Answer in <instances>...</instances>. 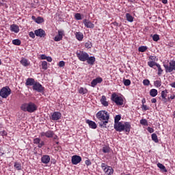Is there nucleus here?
Instances as JSON below:
<instances>
[{
    "mask_svg": "<svg viewBox=\"0 0 175 175\" xmlns=\"http://www.w3.org/2000/svg\"><path fill=\"white\" fill-rule=\"evenodd\" d=\"M41 161L42 163L47 165V163H50V156L49 155H43L41 158Z\"/></svg>",
    "mask_w": 175,
    "mask_h": 175,
    "instance_id": "21",
    "label": "nucleus"
},
{
    "mask_svg": "<svg viewBox=\"0 0 175 175\" xmlns=\"http://www.w3.org/2000/svg\"><path fill=\"white\" fill-rule=\"evenodd\" d=\"M75 18H76V20H82L83 19V18H81V14H80V13L75 14Z\"/></svg>",
    "mask_w": 175,
    "mask_h": 175,
    "instance_id": "38",
    "label": "nucleus"
},
{
    "mask_svg": "<svg viewBox=\"0 0 175 175\" xmlns=\"http://www.w3.org/2000/svg\"><path fill=\"white\" fill-rule=\"evenodd\" d=\"M52 137H53L54 140H57V139H58V136L57 135H53Z\"/></svg>",
    "mask_w": 175,
    "mask_h": 175,
    "instance_id": "58",
    "label": "nucleus"
},
{
    "mask_svg": "<svg viewBox=\"0 0 175 175\" xmlns=\"http://www.w3.org/2000/svg\"><path fill=\"white\" fill-rule=\"evenodd\" d=\"M41 137H44L45 136L46 137L50 138L53 137L54 136V131H48L46 132H42L40 133Z\"/></svg>",
    "mask_w": 175,
    "mask_h": 175,
    "instance_id": "14",
    "label": "nucleus"
},
{
    "mask_svg": "<svg viewBox=\"0 0 175 175\" xmlns=\"http://www.w3.org/2000/svg\"><path fill=\"white\" fill-rule=\"evenodd\" d=\"M12 44H14L15 46H20V44H21V40L18 39L13 40Z\"/></svg>",
    "mask_w": 175,
    "mask_h": 175,
    "instance_id": "33",
    "label": "nucleus"
},
{
    "mask_svg": "<svg viewBox=\"0 0 175 175\" xmlns=\"http://www.w3.org/2000/svg\"><path fill=\"white\" fill-rule=\"evenodd\" d=\"M150 96L154 97V89H152L150 92Z\"/></svg>",
    "mask_w": 175,
    "mask_h": 175,
    "instance_id": "53",
    "label": "nucleus"
},
{
    "mask_svg": "<svg viewBox=\"0 0 175 175\" xmlns=\"http://www.w3.org/2000/svg\"><path fill=\"white\" fill-rule=\"evenodd\" d=\"M31 19L35 21L37 24H42V23H44V19L42 16L36 17L35 16H31Z\"/></svg>",
    "mask_w": 175,
    "mask_h": 175,
    "instance_id": "18",
    "label": "nucleus"
},
{
    "mask_svg": "<svg viewBox=\"0 0 175 175\" xmlns=\"http://www.w3.org/2000/svg\"><path fill=\"white\" fill-rule=\"evenodd\" d=\"M86 61L89 65H94L96 61L95 57L94 56L90 57V55H88Z\"/></svg>",
    "mask_w": 175,
    "mask_h": 175,
    "instance_id": "22",
    "label": "nucleus"
},
{
    "mask_svg": "<svg viewBox=\"0 0 175 175\" xmlns=\"http://www.w3.org/2000/svg\"><path fill=\"white\" fill-rule=\"evenodd\" d=\"M160 2H162L164 5H166L167 3V0H159Z\"/></svg>",
    "mask_w": 175,
    "mask_h": 175,
    "instance_id": "54",
    "label": "nucleus"
},
{
    "mask_svg": "<svg viewBox=\"0 0 175 175\" xmlns=\"http://www.w3.org/2000/svg\"><path fill=\"white\" fill-rule=\"evenodd\" d=\"M76 55L79 61H81L82 62H85L88 58V53L83 51H77L76 52Z\"/></svg>",
    "mask_w": 175,
    "mask_h": 175,
    "instance_id": "5",
    "label": "nucleus"
},
{
    "mask_svg": "<svg viewBox=\"0 0 175 175\" xmlns=\"http://www.w3.org/2000/svg\"><path fill=\"white\" fill-rule=\"evenodd\" d=\"M123 83L124 85H126V87H128V85H131V80L129 79H124Z\"/></svg>",
    "mask_w": 175,
    "mask_h": 175,
    "instance_id": "39",
    "label": "nucleus"
},
{
    "mask_svg": "<svg viewBox=\"0 0 175 175\" xmlns=\"http://www.w3.org/2000/svg\"><path fill=\"white\" fill-rule=\"evenodd\" d=\"M154 66H157V70H158L157 75H158V76H161V75H162V72H163V70H162V68L161 67V65L154 62Z\"/></svg>",
    "mask_w": 175,
    "mask_h": 175,
    "instance_id": "26",
    "label": "nucleus"
},
{
    "mask_svg": "<svg viewBox=\"0 0 175 175\" xmlns=\"http://www.w3.org/2000/svg\"><path fill=\"white\" fill-rule=\"evenodd\" d=\"M42 68L44 70H46L47 69V62L43 61L42 63Z\"/></svg>",
    "mask_w": 175,
    "mask_h": 175,
    "instance_id": "37",
    "label": "nucleus"
},
{
    "mask_svg": "<svg viewBox=\"0 0 175 175\" xmlns=\"http://www.w3.org/2000/svg\"><path fill=\"white\" fill-rule=\"evenodd\" d=\"M64 36H65V31L64 30H58L57 35L53 38L55 42H61Z\"/></svg>",
    "mask_w": 175,
    "mask_h": 175,
    "instance_id": "9",
    "label": "nucleus"
},
{
    "mask_svg": "<svg viewBox=\"0 0 175 175\" xmlns=\"http://www.w3.org/2000/svg\"><path fill=\"white\" fill-rule=\"evenodd\" d=\"M148 65L150 67V68H154V62L152 61V62H149L148 63Z\"/></svg>",
    "mask_w": 175,
    "mask_h": 175,
    "instance_id": "48",
    "label": "nucleus"
},
{
    "mask_svg": "<svg viewBox=\"0 0 175 175\" xmlns=\"http://www.w3.org/2000/svg\"><path fill=\"white\" fill-rule=\"evenodd\" d=\"M14 167L16 169V170H21V164L16 162L14 165Z\"/></svg>",
    "mask_w": 175,
    "mask_h": 175,
    "instance_id": "34",
    "label": "nucleus"
},
{
    "mask_svg": "<svg viewBox=\"0 0 175 175\" xmlns=\"http://www.w3.org/2000/svg\"><path fill=\"white\" fill-rule=\"evenodd\" d=\"M75 35L76 39H77L79 42H81V40H83V39H84V34H83L82 32L76 31L75 33Z\"/></svg>",
    "mask_w": 175,
    "mask_h": 175,
    "instance_id": "20",
    "label": "nucleus"
},
{
    "mask_svg": "<svg viewBox=\"0 0 175 175\" xmlns=\"http://www.w3.org/2000/svg\"><path fill=\"white\" fill-rule=\"evenodd\" d=\"M33 91H36L37 92H40V94H43L44 92V87L40 84V83L36 81L33 86Z\"/></svg>",
    "mask_w": 175,
    "mask_h": 175,
    "instance_id": "7",
    "label": "nucleus"
},
{
    "mask_svg": "<svg viewBox=\"0 0 175 175\" xmlns=\"http://www.w3.org/2000/svg\"><path fill=\"white\" fill-rule=\"evenodd\" d=\"M103 152H104V154H109V152H110V147L107 146H105L103 147Z\"/></svg>",
    "mask_w": 175,
    "mask_h": 175,
    "instance_id": "31",
    "label": "nucleus"
},
{
    "mask_svg": "<svg viewBox=\"0 0 175 175\" xmlns=\"http://www.w3.org/2000/svg\"><path fill=\"white\" fill-rule=\"evenodd\" d=\"M71 162L72 165H77L81 162V157L74 155L71 158Z\"/></svg>",
    "mask_w": 175,
    "mask_h": 175,
    "instance_id": "12",
    "label": "nucleus"
},
{
    "mask_svg": "<svg viewBox=\"0 0 175 175\" xmlns=\"http://www.w3.org/2000/svg\"><path fill=\"white\" fill-rule=\"evenodd\" d=\"M101 167L105 173H106V174L111 175L113 172V170L111 168V167L107 166V165L104 163L101 164Z\"/></svg>",
    "mask_w": 175,
    "mask_h": 175,
    "instance_id": "8",
    "label": "nucleus"
},
{
    "mask_svg": "<svg viewBox=\"0 0 175 175\" xmlns=\"http://www.w3.org/2000/svg\"><path fill=\"white\" fill-rule=\"evenodd\" d=\"M85 122L89 125L90 128H91L92 129H96V128H98L96 123H95V122L94 121L86 120Z\"/></svg>",
    "mask_w": 175,
    "mask_h": 175,
    "instance_id": "19",
    "label": "nucleus"
},
{
    "mask_svg": "<svg viewBox=\"0 0 175 175\" xmlns=\"http://www.w3.org/2000/svg\"><path fill=\"white\" fill-rule=\"evenodd\" d=\"M154 85L156 87H161V81H156L154 82Z\"/></svg>",
    "mask_w": 175,
    "mask_h": 175,
    "instance_id": "46",
    "label": "nucleus"
},
{
    "mask_svg": "<svg viewBox=\"0 0 175 175\" xmlns=\"http://www.w3.org/2000/svg\"><path fill=\"white\" fill-rule=\"evenodd\" d=\"M21 65H23V66H29L30 65V62L29 61H28V59H25V58H23L21 60Z\"/></svg>",
    "mask_w": 175,
    "mask_h": 175,
    "instance_id": "25",
    "label": "nucleus"
},
{
    "mask_svg": "<svg viewBox=\"0 0 175 175\" xmlns=\"http://www.w3.org/2000/svg\"><path fill=\"white\" fill-rule=\"evenodd\" d=\"M170 87H172V88H175V82H173L172 83L170 84Z\"/></svg>",
    "mask_w": 175,
    "mask_h": 175,
    "instance_id": "57",
    "label": "nucleus"
},
{
    "mask_svg": "<svg viewBox=\"0 0 175 175\" xmlns=\"http://www.w3.org/2000/svg\"><path fill=\"white\" fill-rule=\"evenodd\" d=\"M83 23L85 27H86V28H91V29H92V28H94V27H95V25L92 23L90 21H88L87 19H84L83 21Z\"/></svg>",
    "mask_w": 175,
    "mask_h": 175,
    "instance_id": "16",
    "label": "nucleus"
},
{
    "mask_svg": "<svg viewBox=\"0 0 175 175\" xmlns=\"http://www.w3.org/2000/svg\"><path fill=\"white\" fill-rule=\"evenodd\" d=\"M146 103V99H142V104L144 105Z\"/></svg>",
    "mask_w": 175,
    "mask_h": 175,
    "instance_id": "59",
    "label": "nucleus"
},
{
    "mask_svg": "<svg viewBox=\"0 0 175 175\" xmlns=\"http://www.w3.org/2000/svg\"><path fill=\"white\" fill-rule=\"evenodd\" d=\"M126 18L129 23H133V16L129 13L126 14Z\"/></svg>",
    "mask_w": 175,
    "mask_h": 175,
    "instance_id": "29",
    "label": "nucleus"
},
{
    "mask_svg": "<svg viewBox=\"0 0 175 175\" xmlns=\"http://www.w3.org/2000/svg\"><path fill=\"white\" fill-rule=\"evenodd\" d=\"M111 100L116 103V106H122L124 105V98L116 93H113L111 96Z\"/></svg>",
    "mask_w": 175,
    "mask_h": 175,
    "instance_id": "4",
    "label": "nucleus"
},
{
    "mask_svg": "<svg viewBox=\"0 0 175 175\" xmlns=\"http://www.w3.org/2000/svg\"><path fill=\"white\" fill-rule=\"evenodd\" d=\"M140 124H141V125L146 126V125H147V121L146 120V119H142L140 120Z\"/></svg>",
    "mask_w": 175,
    "mask_h": 175,
    "instance_id": "41",
    "label": "nucleus"
},
{
    "mask_svg": "<svg viewBox=\"0 0 175 175\" xmlns=\"http://www.w3.org/2000/svg\"><path fill=\"white\" fill-rule=\"evenodd\" d=\"M85 163L87 166H90V165L92 164L91 161H90V159H88L85 161Z\"/></svg>",
    "mask_w": 175,
    "mask_h": 175,
    "instance_id": "47",
    "label": "nucleus"
},
{
    "mask_svg": "<svg viewBox=\"0 0 175 175\" xmlns=\"http://www.w3.org/2000/svg\"><path fill=\"white\" fill-rule=\"evenodd\" d=\"M59 68H64V66H65V62L60 61L59 62Z\"/></svg>",
    "mask_w": 175,
    "mask_h": 175,
    "instance_id": "43",
    "label": "nucleus"
},
{
    "mask_svg": "<svg viewBox=\"0 0 175 175\" xmlns=\"http://www.w3.org/2000/svg\"><path fill=\"white\" fill-rule=\"evenodd\" d=\"M144 85H148L150 84V81L148 79H145L143 81Z\"/></svg>",
    "mask_w": 175,
    "mask_h": 175,
    "instance_id": "45",
    "label": "nucleus"
},
{
    "mask_svg": "<svg viewBox=\"0 0 175 175\" xmlns=\"http://www.w3.org/2000/svg\"><path fill=\"white\" fill-rule=\"evenodd\" d=\"M157 167L160 169L161 173H167V170L166 169V167L163 165V164L158 163Z\"/></svg>",
    "mask_w": 175,
    "mask_h": 175,
    "instance_id": "23",
    "label": "nucleus"
},
{
    "mask_svg": "<svg viewBox=\"0 0 175 175\" xmlns=\"http://www.w3.org/2000/svg\"><path fill=\"white\" fill-rule=\"evenodd\" d=\"M10 94H12V90L8 86L3 88L0 90V96H1V98H6Z\"/></svg>",
    "mask_w": 175,
    "mask_h": 175,
    "instance_id": "6",
    "label": "nucleus"
},
{
    "mask_svg": "<svg viewBox=\"0 0 175 175\" xmlns=\"http://www.w3.org/2000/svg\"><path fill=\"white\" fill-rule=\"evenodd\" d=\"M146 50H147L146 46H142L138 48V51H139V53H144L146 51Z\"/></svg>",
    "mask_w": 175,
    "mask_h": 175,
    "instance_id": "32",
    "label": "nucleus"
},
{
    "mask_svg": "<svg viewBox=\"0 0 175 175\" xmlns=\"http://www.w3.org/2000/svg\"><path fill=\"white\" fill-rule=\"evenodd\" d=\"M152 140H154V134H152Z\"/></svg>",
    "mask_w": 175,
    "mask_h": 175,
    "instance_id": "60",
    "label": "nucleus"
},
{
    "mask_svg": "<svg viewBox=\"0 0 175 175\" xmlns=\"http://www.w3.org/2000/svg\"><path fill=\"white\" fill-rule=\"evenodd\" d=\"M103 81V79L102 77H97L94 79H93L91 82V87H93V88H95L98 84H100Z\"/></svg>",
    "mask_w": 175,
    "mask_h": 175,
    "instance_id": "11",
    "label": "nucleus"
},
{
    "mask_svg": "<svg viewBox=\"0 0 175 175\" xmlns=\"http://www.w3.org/2000/svg\"><path fill=\"white\" fill-rule=\"evenodd\" d=\"M142 110H148V107H147V105L143 104L142 105Z\"/></svg>",
    "mask_w": 175,
    "mask_h": 175,
    "instance_id": "49",
    "label": "nucleus"
},
{
    "mask_svg": "<svg viewBox=\"0 0 175 175\" xmlns=\"http://www.w3.org/2000/svg\"><path fill=\"white\" fill-rule=\"evenodd\" d=\"M0 65H2V60L0 59Z\"/></svg>",
    "mask_w": 175,
    "mask_h": 175,
    "instance_id": "63",
    "label": "nucleus"
},
{
    "mask_svg": "<svg viewBox=\"0 0 175 175\" xmlns=\"http://www.w3.org/2000/svg\"><path fill=\"white\" fill-rule=\"evenodd\" d=\"M175 98V95H172V96H168L167 97V101L170 100V99H174Z\"/></svg>",
    "mask_w": 175,
    "mask_h": 175,
    "instance_id": "50",
    "label": "nucleus"
},
{
    "mask_svg": "<svg viewBox=\"0 0 175 175\" xmlns=\"http://www.w3.org/2000/svg\"><path fill=\"white\" fill-rule=\"evenodd\" d=\"M148 131H149L150 133H152V132H154V129L152 128L148 127Z\"/></svg>",
    "mask_w": 175,
    "mask_h": 175,
    "instance_id": "51",
    "label": "nucleus"
},
{
    "mask_svg": "<svg viewBox=\"0 0 175 175\" xmlns=\"http://www.w3.org/2000/svg\"><path fill=\"white\" fill-rule=\"evenodd\" d=\"M23 111H28V113H34L38 110V107L35 103L30 102L29 103L23 104L21 107Z\"/></svg>",
    "mask_w": 175,
    "mask_h": 175,
    "instance_id": "3",
    "label": "nucleus"
},
{
    "mask_svg": "<svg viewBox=\"0 0 175 175\" xmlns=\"http://www.w3.org/2000/svg\"><path fill=\"white\" fill-rule=\"evenodd\" d=\"M46 61H48V62H51V61H53V59L51 58V57H46Z\"/></svg>",
    "mask_w": 175,
    "mask_h": 175,
    "instance_id": "52",
    "label": "nucleus"
},
{
    "mask_svg": "<svg viewBox=\"0 0 175 175\" xmlns=\"http://www.w3.org/2000/svg\"><path fill=\"white\" fill-rule=\"evenodd\" d=\"M159 40V35L154 34V42H158Z\"/></svg>",
    "mask_w": 175,
    "mask_h": 175,
    "instance_id": "42",
    "label": "nucleus"
},
{
    "mask_svg": "<svg viewBox=\"0 0 175 175\" xmlns=\"http://www.w3.org/2000/svg\"><path fill=\"white\" fill-rule=\"evenodd\" d=\"M35 35H36V34H35V31H34V33H33V31H30L29 33V36L30 38H32V39H35Z\"/></svg>",
    "mask_w": 175,
    "mask_h": 175,
    "instance_id": "40",
    "label": "nucleus"
},
{
    "mask_svg": "<svg viewBox=\"0 0 175 175\" xmlns=\"http://www.w3.org/2000/svg\"><path fill=\"white\" fill-rule=\"evenodd\" d=\"M36 36H38V38H44L46 36V31L42 29H38L35 30Z\"/></svg>",
    "mask_w": 175,
    "mask_h": 175,
    "instance_id": "13",
    "label": "nucleus"
},
{
    "mask_svg": "<svg viewBox=\"0 0 175 175\" xmlns=\"http://www.w3.org/2000/svg\"><path fill=\"white\" fill-rule=\"evenodd\" d=\"M61 117H62V114L60 112L55 111L51 114V120L52 121H58V120H61Z\"/></svg>",
    "mask_w": 175,
    "mask_h": 175,
    "instance_id": "10",
    "label": "nucleus"
},
{
    "mask_svg": "<svg viewBox=\"0 0 175 175\" xmlns=\"http://www.w3.org/2000/svg\"><path fill=\"white\" fill-rule=\"evenodd\" d=\"M47 59V56H46V55H41V59Z\"/></svg>",
    "mask_w": 175,
    "mask_h": 175,
    "instance_id": "55",
    "label": "nucleus"
},
{
    "mask_svg": "<svg viewBox=\"0 0 175 175\" xmlns=\"http://www.w3.org/2000/svg\"><path fill=\"white\" fill-rule=\"evenodd\" d=\"M33 144H38V148H42L43 146H44V142L42 141L40 138L37 137L33 139Z\"/></svg>",
    "mask_w": 175,
    "mask_h": 175,
    "instance_id": "15",
    "label": "nucleus"
},
{
    "mask_svg": "<svg viewBox=\"0 0 175 175\" xmlns=\"http://www.w3.org/2000/svg\"><path fill=\"white\" fill-rule=\"evenodd\" d=\"M157 103V99L154 98V103Z\"/></svg>",
    "mask_w": 175,
    "mask_h": 175,
    "instance_id": "62",
    "label": "nucleus"
},
{
    "mask_svg": "<svg viewBox=\"0 0 175 175\" xmlns=\"http://www.w3.org/2000/svg\"><path fill=\"white\" fill-rule=\"evenodd\" d=\"M150 102H152V103H154V98H152V99L150 100Z\"/></svg>",
    "mask_w": 175,
    "mask_h": 175,
    "instance_id": "61",
    "label": "nucleus"
},
{
    "mask_svg": "<svg viewBox=\"0 0 175 175\" xmlns=\"http://www.w3.org/2000/svg\"><path fill=\"white\" fill-rule=\"evenodd\" d=\"M120 120H121V116L116 115L114 118V124H118V122H120Z\"/></svg>",
    "mask_w": 175,
    "mask_h": 175,
    "instance_id": "35",
    "label": "nucleus"
},
{
    "mask_svg": "<svg viewBox=\"0 0 175 175\" xmlns=\"http://www.w3.org/2000/svg\"><path fill=\"white\" fill-rule=\"evenodd\" d=\"M96 118L98 120L99 126L101 128H106L107 124H109V120H110V115L107 111H99L96 114Z\"/></svg>",
    "mask_w": 175,
    "mask_h": 175,
    "instance_id": "1",
    "label": "nucleus"
},
{
    "mask_svg": "<svg viewBox=\"0 0 175 175\" xmlns=\"http://www.w3.org/2000/svg\"><path fill=\"white\" fill-rule=\"evenodd\" d=\"M10 29L12 32H15V33H18L20 31V28L16 25H12L10 26Z\"/></svg>",
    "mask_w": 175,
    "mask_h": 175,
    "instance_id": "24",
    "label": "nucleus"
},
{
    "mask_svg": "<svg viewBox=\"0 0 175 175\" xmlns=\"http://www.w3.org/2000/svg\"><path fill=\"white\" fill-rule=\"evenodd\" d=\"M158 95V90L154 89V96H157Z\"/></svg>",
    "mask_w": 175,
    "mask_h": 175,
    "instance_id": "56",
    "label": "nucleus"
},
{
    "mask_svg": "<svg viewBox=\"0 0 175 175\" xmlns=\"http://www.w3.org/2000/svg\"><path fill=\"white\" fill-rule=\"evenodd\" d=\"M154 143H159V139H158V136H157V134H154Z\"/></svg>",
    "mask_w": 175,
    "mask_h": 175,
    "instance_id": "44",
    "label": "nucleus"
},
{
    "mask_svg": "<svg viewBox=\"0 0 175 175\" xmlns=\"http://www.w3.org/2000/svg\"><path fill=\"white\" fill-rule=\"evenodd\" d=\"M79 92L81 94V95H85V94L88 93V90L86 88H80L79 90Z\"/></svg>",
    "mask_w": 175,
    "mask_h": 175,
    "instance_id": "30",
    "label": "nucleus"
},
{
    "mask_svg": "<svg viewBox=\"0 0 175 175\" xmlns=\"http://www.w3.org/2000/svg\"><path fill=\"white\" fill-rule=\"evenodd\" d=\"M167 90L161 92V98L162 99H163L164 102H167V98H166V96H167Z\"/></svg>",
    "mask_w": 175,
    "mask_h": 175,
    "instance_id": "27",
    "label": "nucleus"
},
{
    "mask_svg": "<svg viewBox=\"0 0 175 175\" xmlns=\"http://www.w3.org/2000/svg\"><path fill=\"white\" fill-rule=\"evenodd\" d=\"M36 83V81H35L34 79L33 78H28L26 80V83H25V85L27 87L28 86H33L35 85V83Z\"/></svg>",
    "mask_w": 175,
    "mask_h": 175,
    "instance_id": "17",
    "label": "nucleus"
},
{
    "mask_svg": "<svg viewBox=\"0 0 175 175\" xmlns=\"http://www.w3.org/2000/svg\"><path fill=\"white\" fill-rule=\"evenodd\" d=\"M114 129L117 132H126V133H129L131 132V123L129 122H126L122 123V122H119L118 123L114 124Z\"/></svg>",
    "mask_w": 175,
    "mask_h": 175,
    "instance_id": "2",
    "label": "nucleus"
},
{
    "mask_svg": "<svg viewBox=\"0 0 175 175\" xmlns=\"http://www.w3.org/2000/svg\"><path fill=\"white\" fill-rule=\"evenodd\" d=\"M85 49H91L92 47V43L90 41H88L85 44Z\"/></svg>",
    "mask_w": 175,
    "mask_h": 175,
    "instance_id": "36",
    "label": "nucleus"
},
{
    "mask_svg": "<svg viewBox=\"0 0 175 175\" xmlns=\"http://www.w3.org/2000/svg\"><path fill=\"white\" fill-rule=\"evenodd\" d=\"M151 37L152 38V39H154V36L151 35Z\"/></svg>",
    "mask_w": 175,
    "mask_h": 175,
    "instance_id": "64",
    "label": "nucleus"
},
{
    "mask_svg": "<svg viewBox=\"0 0 175 175\" xmlns=\"http://www.w3.org/2000/svg\"><path fill=\"white\" fill-rule=\"evenodd\" d=\"M100 102L103 106H105V107H107L109 106V103L106 101V96H102L100 98Z\"/></svg>",
    "mask_w": 175,
    "mask_h": 175,
    "instance_id": "28",
    "label": "nucleus"
}]
</instances>
